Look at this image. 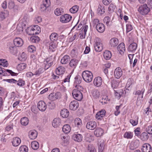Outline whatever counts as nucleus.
<instances>
[{
	"label": "nucleus",
	"instance_id": "obj_7",
	"mask_svg": "<svg viewBox=\"0 0 152 152\" xmlns=\"http://www.w3.org/2000/svg\"><path fill=\"white\" fill-rule=\"evenodd\" d=\"M61 94L59 92L52 93L48 96V99L51 101H53L61 98Z\"/></svg>",
	"mask_w": 152,
	"mask_h": 152
},
{
	"label": "nucleus",
	"instance_id": "obj_59",
	"mask_svg": "<svg viewBox=\"0 0 152 152\" xmlns=\"http://www.w3.org/2000/svg\"><path fill=\"white\" fill-rule=\"evenodd\" d=\"M107 97L103 96L102 97V99L99 100V102L102 104L107 103Z\"/></svg>",
	"mask_w": 152,
	"mask_h": 152
},
{
	"label": "nucleus",
	"instance_id": "obj_1",
	"mask_svg": "<svg viewBox=\"0 0 152 152\" xmlns=\"http://www.w3.org/2000/svg\"><path fill=\"white\" fill-rule=\"evenodd\" d=\"M76 89H74L72 91V94L73 97L76 100L80 101L83 97L82 91H83V88L80 85H76Z\"/></svg>",
	"mask_w": 152,
	"mask_h": 152
},
{
	"label": "nucleus",
	"instance_id": "obj_45",
	"mask_svg": "<svg viewBox=\"0 0 152 152\" xmlns=\"http://www.w3.org/2000/svg\"><path fill=\"white\" fill-rule=\"evenodd\" d=\"M31 40L33 42H39V37L36 36H33L31 37Z\"/></svg>",
	"mask_w": 152,
	"mask_h": 152
},
{
	"label": "nucleus",
	"instance_id": "obj_53",
	"mask_svg": "<svg viewBox=\"0 0 152 152\" xmlns=\"http://www.w3.org/2000/svg\"><path fill=\"white\" fill-rule=\"evenodd\" d=\"M133 29V27L132 25L129 23L126 25V31L127 33Z\"/></svg>",
	"mask_w": 152,
	"mask_h": 152
},
{
	"label": "nucleus",
	"instance_id": "obj_20",
	"mask_svg": "<svg viewBox=\"0 0 152 152\" xmlns=\"http://www.w3.org/2000/svg\"><path fill=\"white\" fill-rule=\"evenodd\" d=\"M94 83L95 85L97 87H99L102 85V80L100 77H98L94 80Z\"/></svg>",
	"mask_w": 152,
	"mask_h": 152
},
{
	"label": "nucleus",
	"instance_id": "obj_5",
	"mask_svg": "<svg viewBox=\"0 0 152 152\" xmlns=\"http://www.w3.org/2000/svg\"><path fill=\"white\" fill-rule=\"evenodd\" d=\"M11 75L12 76H17L18 74L12 72L11 70L3 69L0 67V75H2L3 76L9 75Z\"/></svg>",
	"mask_w": 152,
	"mask_h": 152
},
{
	"label": "nucleus",
	"instance_id": "obj_30",
	"mask_svg": "<svg viewBox=\"0 0 152 152\" xmlns=\"http://www.w3.org/2000/svg\"><path fill=\"white\" fill-rule=\"evenodd\" d=\"M78 62V60L75 59H71L69 63L71 67L75 68Z\"/></svg>",
	"mask_w": 152,
	"mask_h": 152
},
{
	"label": "nucleus",
	"instance_id": "obj_40",
	"mask_svg": "<svg viewBox=\"0 0 152 152\" xmlns=\"http://www.w3.org/2000/svg\"><path fill=\"white\" fill-rule=\"evenodd\" d=\"M31 147L34 150H37L39 147V144L37 141H33L31 144Z\"/></svg>",
	"mask_w": 152,
	"mask_h": 152
},
{
	"label": "nucleus",
	"instance_id": "obj_63",
	"mask_svg": "<svg viewBox=\"0 0 152 152\" xmlns=\"http://www.w3.org/2000/svg\"><path fill=\"white\" fill-rule=\"evenodd\" d=\"M140 128L138 127L136 129H135L134 130V131L136 135L138 136L140 134L141 132H140Z\"/></svg>",
	"mask_w": 152,
	"mask_h": 152
},
{
	"label": "nucleus",
	"instance_id": "obj_35",
	"mask_svg": "<svg viewBox=\"0 0 152 152\" xmlns=\"http://www.w3.org/2000/svg\"><path fill=\"white\" fill-rule=\"evenodd\" d=\"M58 35L56 33H52L50 36V38L51 41H56L58 39Z\"/></svg>",
	"mask_w": 152,
	"mask_h": 152
},
{
	"label": "nucleus",
	"instance_id": "obj_6",
	"mask_svg": "<svg viewBox=\"0 0 152 152\" xmlns=\"http://www.w3.org/2000/svg\"><path fill=\"white\" fill-rule=\"evenodd\" d=\"M72 18V17L70 15L66 14L61 16L60 21L63 23H67L70 21Z\"/></svg>",
	"mask_w": 152,
	"mask_h": 152
},
{
	"label": "nucleus",
	"instance_id": "obj_43",
	"mask_svg": "<svg viewBox=\"0 0 152 152\" xmlns=\"http://www.w3.org/2000/svg\"><path fill=\"white\" fill-rule=\"evenodd\" d=\"M27 33L28 35H30L37 34V29H36L35 28H31L30 31H28Z\"/></svg>",
	"mask_w": 152,
	"mask_h": 152
},
{
	"label": "nucleus",
	"instance_id": "obj_34",
	"mask_svg": "<svg viewBox=\"0 0 152 152\" xmlns=\"http://www.w3.org/2000/svg\"><path fill=\"white\" fill-rule=\"evenodd\" d=\"M65 70V69L62 66H60L57 68L56 72L57 75H61L63 74Z\"/></svg>",
	"mask_w": 152,
	"mask_h": 152
},
{
	"label": "nucleus",
	"instance_id": "obj_57",
	"mask_svg": "<svg viewBox=\"0 0 152 152\" xmlns=\"http://www.w3.org/2000/svg\"><path fill=\"white\" fill-rule=\"evenodd\" d=\"M75 82L76 84H79L81 82V78L80 76H77L75 77Z\"/></svg>",
	"mask_w": 152,
	"mask_h": 152
},
{
	"label": "nucleus",
	"instance_id": "obj_25",
	"mask_svg": "<svg viewBox=\"0 0 152 152\" xmlns=\"http://www.w3.org/2000/svg\"><path fill=\"white\" fill-rule=\"evenodd\" d=\"M60 114L63 118H67L69 115V112L67 109H64L61 111Z\"/></svg>",
	"mask_w": 152,
	"mask_h": 152
},
{
	"label": "nucleus",
	"instance_id": "obj_51",
	"mask_svg": "<svg viewBox=\"0 0 152 152\" xmlns=\"http://www.w3.org/2000/svg\"><path fill=\"white\" fill-rule=\"evenodd\" d=\"M74 122L75 125L77 126H80L82 124L81 119L78 118H76Z\"/></svg>",
	"mask_w": 152,
	"mask_h": 152
},
{
	"label": "nucleus",
	"instance_id": "obj_62",
	"mask_svg": "<svg viewBox=\"0 0 152 152\" xmlns=\"http://www.w3.org/2000/svg\"><path fill=\"white\" fill-rule=\"evenodd\" d=\"M146 131L148 134H152V126H148L146 129Z\"/></svg>",
	"mask_w": 152,
	"mask_h": 152
},
{
	"label": "nucleus",
	"instance_id": "obj_28",
	"mask_svg": "<svg viewBox=\"0 0 152 152\" xmlns=\"http://www.w3.org/2000/svg\"><path fill=\"white\" fill-rule=\"evenodd\" d=\"M20 142V139L19 137H15L13 139L12 142L13 146L16 147L19 145Z\"/></svg>",
	"mask_w": 152,
	"mask_h": 152
},
{
	"label": "nucleus",
	"instance_id": "obj_2",
	"mask_svg": "<svg viewBox=\"0 0 152 152\" xmlns=\"http://www.w3.org/2000/svg\"><path fill=\"white\" fill-rule=\"evenodd\" d=\"M83 79L86 82L90 83L93 79V75L92 73L88 70L83 71L82 73Z\"/></svg>",
	"mask_w": 152,
	"mask_h": 152
},
{
	"label": "nucleus",
	"instance_id": "obj_38",
	"mask_svg": "<svg viewBox=\"0 0 152 152\" xmlns=\"http://www.w3.org/2000/svg\"><path fill=\"white\" fill-rule=\"evenodd\" d=\"M88 152H96L95 147L91 144H89L87 147Z\"/></svg>",
	"mask_w": 152,
	"mask_h": 152
},
{
	"label": "nucleus",
	"instance_id": "obj_44",
	"mask_svg": "<svg viewBox=\"0 0 152 152\" xmlns=\"http://www.w3.org/2000/svg\"><path fill=\"white\" fill-rule=\"evenodd\" d=\"M93 96L95 98H99L100 96L99 91L97 90H95L93 91Z\"/></svg>",
	"mask_w": 152,
	"mask_h": 152
},
{
	"label": "nucleus",
	"instance_id": "obj_29",
	"mask_svg": "<svg viewBox=\"0 0 152 152\" xmlns=\"http://www.w3.org/2000/svg\"><path fill=\"white\" fill-rule=\"evenodd\" d=\"M9 49L10 53L13 55H15L17 53V50L16 47L14 46L12 44L10 46Z\"/></svg>",
	"mask_w": 152,
	"mask_h": 152
},
{
	"label": "nucleus",
	"instance_id": "obj_32",
	"mask_svg": "<svg viewBox=\"0 0 152 152\" xmlns=\"http://www.w3.org/2000/svg\"><path fill=\"white\" fill-rule=\"evenodd\" d=\"M71 128L69 125L66 124L64 125L62 128L63 131L65 133L67 134L70 132Z\"/></svg>",
	"mask_w": 152,
	"mask_h": 152
},
{
	"label": "nucleus",
	"instance_id": "obj_47",
	"mask_svg": "<svg viewBox=\"0 0 152 152\" xmlns=\"http://www.w3.org/2000/svg\"><path fill=\"white\" fill-rule=\"evenodd\" d=\"M138 146V144L135 142H133L130 144V149L131 150H134Z\"/></svg>",
	"mask_w": 152,
	"mask_h": 152
},
{
	"label": "nucleus",
	"instance_id": "obj_3",
	"mask_svg": "<svg viewBox=\"0 0 152 152\" xmlns=\"http://www.w3.org/2000/svg\"><path fill=\"white\" fill-rule=\"evenodd\" d=\"M101 42V39L99 38H96L94 46L95 50L96 51L99 52L102 50V45Z\"/></svg>",
	"mask_w": 152,
	"mask_h": 152
},
{
	"label": "nucleus",
	"instance_id": "obj_33",
	"mask_svg": "<svg viewBox=\"0 0 152 152\" xmlns=\"http://www.w3.org/2000/svg\"><path fill=\"white\" fill-rule=\"evenodd\" d=\"M104 56L106 60L109 59L111 57V52L108 50L105 51L104 53Z\"/></svg>",
	"mask_w": 152,
	"mask_h": 152
},
{
	"label": "nucleus",
	"instance_id": "obj_9",
	"mask_svg": "<svg viewBox=\"0 0 152 152\" xmlns=\"http://www.w3.org/2000/svg\"><path fill=\"white\" fill-rule=\"evenodd\" d=\"M37 107L40 111H44L47 108V105L43 101H40L38 102Z\"/></svg>",
	"mask_w": 152,
	"mask_h": 152
},
{
	"label": "nucleus",
	"instance_id": "obj_27",
	"mask_svg": "<svg viewBox=\"0 0 152 152\" xmlns=\"http://www.w3.org/2000/svg\"><path fill=\"white\" fill-rule=\"evenodd\" d=\"M72 139L74 140L80 142L82 141L83 136L80 134H75L73 135L72 137Z\"/></svg>",
	"mask_w": 152,
	"mask_h": 152
},
{
	"label": "nucleus",
	"instance_id": "obj_18",
	"mask_svg": "<svg viewBox=\"0 0 152 152\" xmlns=\"http://www.w3.org/2000/svg\"><path fill=\"white\" fill-rule=\"evenodd\" d=\"M96 28L97 31L100 33H102L105 30L104 26L102 23L97 24L96 26Z\"/></svg>",
	"mask_w": 152,
	"mask_h": 152
},
{
	"label": "nucleus",
	"instance_id": "obj_21",
	"mask_svg": "<svg viewBox=\"0 0 152 152\" xmlns=\"http://www.w3.org/2000/svg\"><path fill=\"white\" fill-rule=\"evenodd\" d=\"M70 57L69 56L66 55L62 57L60 62L62 64H65L69 62L70 61Z\"/></svg>",
	"mask_w": 152,
	"mask_h": 152
},
{
	"label": "nucleus",
	"instance_id": "obj_12",
	"mask_svg": "<svg viewBox=\"0 0 152 152\" xmlns=\"http://www.w3.org/2000/svg\"><path fill=\"white\" fill-rule=\"evenodd\" d=\"M118 43V40L116 38H112L109 42V47L111 48L116 46Z\"/></svg>",
	"mask_w": 152,
	"mask_h": 152
},
{
	"label": "nucleus",
	"instance_id": "obj_17",
	"mask_svg": "<svg viewBox=\"0 0 152 152\" xmlns=\"http://www.w3.org/2000/svg\"><path fill=\"white\" fill-rule=\"evenodd\" d=\"M106 112L104 110H102L98 112L96 115V118L99 120H101L103 119V117L105 115Z\"/></svg>",
	"mask_w": 152,
	"mask_h": 152
},
{
	"label": "nucleus",
	"instance_id": "obj_64",
	"mask_svg": "<svg viewBox=\"0 0 152 152\" xmlns=\"http://www.w3.org/2000/svg\"><path fill=\"white\" fill-rule=\"evenodd\" d=\"M118 86V83L116 82H114L112 83V87L113 88H116Z\"/></svg>",
	"mask_w": 152,
	"mask_h": 152
},
{
	"label": "nucleus",
	"instance_id": "obj_50",
	"mask_svg": "<svg viewBox=\"0 0 152 152\" xmlns=\"http://www.w3.org/2000/svg\"><path fill=\"white\" fill-rule=\"evenodd\" d=\"M45 70V69L43 68H40L38 69L35 72L34 75L39 76Z\"/></svg>",
	"mask_w": 152,
	"mask_h": 152
},
{
	"label": "nucleus",
	"instance_id": "obj_54",
	"mask_svg": "<svg viewBox=\"0 0 152 152\" xmlns=\"http://www.w3.org/2000/svg\"><path fill=\"white\" fill-rule=\"evenodd\" d=\"M17 85L20 86H23L25 84V82L22 79H19L17 81Z\"/></svg>",
	"mask_w": 152,
	"mask_h": 152
},
{
	"label": "nucleus",
	"instance_id": "obj_10",
	"mask_svg": "<svg viewBox=\"0 0 152 152\" xmlns=\"http://www.w3.org/2000/svg\"><path fill=\"white\" fill-rule=\"evenodd\" d=\"M96 126V124L94 121H91L87 122L86 125V128L88 129L93 130Z\"/></svg>",
	"mask_w": 152,
	"mask_h": 152
},
{
	"label": "nucleus",
	"instance_id": "obj_56",
	"mask_svg": "<svg viewBox=\"0 0 152 152\" xmlns=\"http://www.w3.org/2000/svg\"><path fill=\"white\" fill-rule=\"evenodd\" d=\"M15 4L13 2L10 1L8 3V7L10 9H12L15 7Z\"/></svg>",
	"mask_w": 152,
	"mask_h": 152
},
{
	"label": "nucleus",
	"instance_id": "obj_55",
	"mask_svg": "<svg viewBox=\"0 0 152 152\" xmlns=\"http://www.w3.org/2000/svg\"><path fill=\"white\" fill-rule=\"evenodd\" d=\"M114 91L115 95L116 97V98L117 99H119L121 97L123 92H122V91L118 92L116 91H115V90H114Z\"/></svg>",
	"mask_w": 152,
	"mask_h": 152
},
{
	"label": "nucleus",
	"instance_id": "obj_16",
	"mask_svg": "<svg viewBox=\"0 0 152 152\" xmlns=\"http://www.w3.org/2000/svg\"><path fill=\"white\" fill-rule=\"evenodd\" d=\"M137 47V45L136 43H132L129 46L128 49V51L129 52L134 53Z\"/></svg>",
	"mask_w": 152,
	"mask_h": 152
},
{
	"label": "nucleus",
	"instance_id": "obj_46",
	"mask_svg": "<svg viewBox=\"0 0 152 152\" xmlns=\"http://www.w3.org/2000/svg\"><path fill=\"white\" fill-rule=\"evenodd\" d=\"M27 55L24 52H23L19 57V59L23 61H25L27 59Z\"/></svg>",
	"mask_w": 152,
	"mask_h": 152
},
{
	"label": "nucleus",
	"instance_id": "obj_8",
	"mask_svg": "<svg viewBox=\"0 0 152 152\" xmlns=\"http://www.w3.org/2000/svg\"><path fill=\"white\" fill-rule=\"evenodd\" d=\"M50 0H43V4L40 5V9L42 11H45L50 6Z\"/></svg>",
	"mask_w": 152,
	"mask_h": 152
},
{
	"label": "nucleus",
	"instance_id": "obj_42",
	"mask_svg": "<svg viewBox=\"0 0 152 152\" xmlns=\"http://www.w3.org/2000/svg\"><path fill=\"white\" fill-rule=\"evenodd\" d=\"M78 8L79 7L77 6H74L70 9L69 11L72 13H75L78 11Z\"/></svg>",
	"mask_w": 152,
	"mask_h": 152
},
{
	"label": "nucleus",
	"instance_id": "obj_52",
	"mask_svg": "<svg viewBox=\"0 0 152 152\" xmlns=\"http://www.w3.org/2000/svg\"><path fill=\"white\" fill-rule=\"evenodd\" d=\"M20 152H27L28 148L25 145L22 146L20 148Z\"/></svg>",
	"mask_w": 152,
	"mask_h": 152
},
{
	"label": "nucleus",
	"instance_id": "obj_24",
	"mask_svg": "<svg viewBox=\"0 0 152 152\" xmlns=\"http://www.w3.org/2000/svg\"><path fill=\"white\" fill-rule=\"evenodd\" d=\"M29 137L31 140L35 139L37 136V132L35 130L31 131L29 132Z\"/></svg>",
	"mask_w": 152,
	"mask_h": 152
},
{
	"label": "nucleus",
	"instance_id": "obj_13",
	"mask_svg": "<svg viewBox=\"0 0 152 152\" xmlns=\"http://www.w3.org/2000/svg\"><path fill=\"white\" fill-rule=\"evenodd\" d=\"M142 152H152V148L150 145L146 143L143 145L141 149Z\"/></svg>",
	"mask_w": 152,
	"mask_h": 152
},
{
	"label": "nucleus",
	"instance_id": "obj_14",
	"mask_svg": "<svg viewBox=\"0 0 152 152\" xmlns=\"http://www.w3.org/2000/svg\"><path fill=\"white\" fill-rule=\"evenodd\" d=\"M13 42L15 46L18 47L21 46L23 44V40L19 37H17L15 38Z\"/></svg>",
	"mask_w": 152,
	"mask_h": 152
},
{
	"label": "nucleus",
	"instance_id": "obj_4",
	"mask_svg": "<svg viewBox=\"0 0 152 152\" xmlns=\"http://www.w3.org/2000/svg\"><path fill=\"white\" fill-rule=\"evenodd\" d=\"M150 10V8L148 7L147 4H144L139 7L138 10L142 15H145L148 14Z\"/></svg>",
	"mask_w": 152,
	"mask_h": 152
},
{
	"label": "nucleus",
	"instance_id": "obj_19",
	"mask_svg": "<svg viewBox=\"0 0 152 152\" xmlns=\"http://www.w3.org/2000/svg\"><path fill=\"white\" fill-rule=\"evenodd\" d=\"M105 12L104 7L103 5L99 4L97 9V13L99 15H102Z\"/></svg>",
	"mask_w": 152,
	"mask_h": 152
},
{
	"label": "nucleus",
	"instance_id": "obj_39",
	"mask_svg": "<svg viewBox=\"0 0 152 152\" xmlns=\"http://www.w3.org/2000/svg\"><path fill=\"white\" fill-rule=\"evenodd\" d=\"M63 12V10L62 8H57L55 10L54 13L56 15L59 16L61 15Z\"/></svg>",
	"mask_w": 152,
	"mask_h": 152
},
{
	"label": "nucleus",
	"instance_id": "obj_31",
	"mask_svg": "<svg viewBox=\"0 0 152 152\" xmlns=\"http://www.w3.org/2000/svg\"><path fill=\"white\" fill-rule=\"evenodd\" d=\"M103 21L104 23H105L108 26H110L112 24V22L110 21V18L109 16L105 17L104 18Z\"/></svg>",
	"mask_w": 152,
	"mask_h": 152
},
{
	"label": "nucleus",
	"instance_id": "obj_15",
	"mask_svg": "<svg viewBox=\"0 0 152 152\" xmlns=\"http://www.w3.org/2000/svg\"><path fill=\"white\" fill-rule=\"evenodd\" d=\"M122 75V71L121 68H116L114 71L115 77L117 79L119 78Z\"/></svg>",
	"mask_w": 152,
	"mask_h": 152
},
{
	"label": "nucleus",
	"instance_id": "obj_37",
	"mask_svg": "<svg viewBox=\"0 0 152 152\" xmlns=\"http://www.w3.org/2000/svg\"><path fill=\"white\" fill-rule=\"evenodd\" d=\"M26 64L24 63H21L17 66V68L18 70L21 71L24 69L26 67Z\"/></svg>",
	"mask_w": 152,
	"mask_h": 152
},
{
	"label": "nucleus",
	"instance_id": "obj_23",
	"mask_svg": "<svg viewBox=\"0 0 152 152\" xmlns=\"http://www.w3.org/2000/svg\"><path fill=\"white\" fill-rule=\"evenodd\" d=\"M117 49L121 54H124V51L125 50L124 44L123 43L120 44L117 47Z\"/></svg>",
	"mask_w": 152,
	"mask_h": 152
},
{
	"label": "nucleus",
	"instance_id": "obj_49",
	"mask_svg": "<svg viewBox=\"0 0 152 152\" xmlns=\"http://www.w3.org/2000/svg\"><path fill=\"white\" fill-rule=\"evenodd\" d=\"M99 152H102L103 150L104 144L102 141H100L98 143Z\"/></svg>",
	"mask_w": 152,
	"mask_h": 152
},
{
	"label": "nucleus",
	"instance_id": "obj_41",
	"mask_svg": "<svg viewBox=\"0 0 152 152\" xmlns=\"http://www.w3.org/2000/svg\"><path fill=\"white\" fill-rule=\"evenodd\" d=\"M148 138V136L146 132H143L140 135V138L143 141L147 140Z\"/></svg>",
	"mask_w": 152,
	"mask_h": 152
},
{
	"label": "nucleus",
	"instance_id": "obj_48",
	"mask_svg": "<svg viewBox=\"0 0 152 152\" xmlns=\"http://www.w3.org/2000/svg\"><path fill=\"white\" fill-rule=\"evenodd\" d=\"M124 137L127 139H131L133 137V133L130 132H126L124 135Z\"/></svg>",
	"mask_w": 152,
	"mask_h": 152
},
{
	"label": "nucleus",
	"instance_id": "obj_36",
	"mask_svg": "<svg viewBox=\"0 0 152 152\" xmlns=\"http://www.w3.org/2000/svg\"><path fill=\"white\" fill-rule=\"evenodd\" d=\"M21 124L23 126H26L28 123V119L26 117L22 118L20 120Z\"/></svg>",
	"mask_w": 152,
	"mask_h": 152
},
{
	"label": "nucleus",
	"instance_id": "obj_26",
	"mask_svg": "<svg viewBox=\"0 0 152 152\" xmlns=\"http://www.w3.org/2000/svg\"><path fill=\"white\" fill-rule=\"evenodd\" d=\"M61 123V119L59 118H56L53 121L52 125L54 127H57L60 125Z\"/></svg>",
	"mask_w": 152,
	"mask_h": 152
},
{
	"label": "nucleus",
	"instance_id": "obj_22",
	"mask_svg": "<svg viewBox=\"0 0 152 152\" xmlns=\"http://www.w3.org/2000/svg\"><path fill=\"white\" fill-rule=\"evenodd\" d=\"M104 132L103 130L101 128H96L94 132V134L97 137H100L103 134Z\"/></svg>",
	"mask_w": 152,
	"mask_h": 152
},
{
	"label": "nucleus",
	"instance_id": "obj_60",
	"mask_svg": "<svg viewBox=\"0 0 152 152\" xmlns=\"http://www.w3.org/2000/svg\"><path fill=\"white\" fill-rule=\"evenodd\" d=\"M28 50L29 52L32 53L34 51H35L36 48L33 45H31L28 47Z\"/></svg>",
	"mask_w": 152,
	"mask_h": 152
},
{
	"label": "nucleus",
	"instance_id": "obj_11",
	"mask_svg": "<svg viewBox=\"0 0 152 152\" xmlns=\"http://www.w3.org/2000/svg\"><path fill=\"white\" fill-rule=\"evenodd\" d=\"M79 107L78 102L76 100L72 101L69 104V108L71 110H75Z\"/></svg>",
	"mask_w": 152,
	"mask_h": 152
},
{
	"label": "nucleus",
	"instance_id": "obj_58",
	"mask_svg": "<svg viewBox=\"0 0 152 152\" xmlns=\"http://www.w3.org/2000/svg\"><path fill=\"white\" fill-rule=\"evenodd\" d=\"M133 80L132 78H129L126 84V86L128 87H129L133 83Z\"/></svg>",
	"mask_w": 152,
	"mask_h": 152
},
{
	"label": "nucleus",
	"instance_id": "obj_61",
	"mask_svg": "<svg viewBox=\"0 0 152 152\" xmlns=\"http://www.w3.org/2000/svg\"><path fill=\"white\" fill-rule=\"evenodd\" d=\"M3 80L7 81L9 83H16L17 82V81L15 79H4Z\"/></svg>",
	"mask_w": 152,
	"mask_h": 152
}]
</instances>
